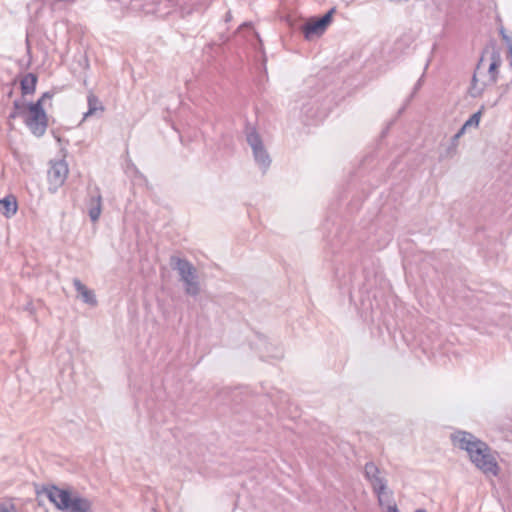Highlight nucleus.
<instances>
[{"mask_svg": "<svg viewBox=\"0 0 512 512\" xmlns=\"http://www.w3.org/2000/svg\"><path fill=\"white\" fill-rule=\"evenodd\" d=\"M73 285L84 303L92 307L97 305V299L93 290L88 289L78 278L73 280Z\"/></svg>", "mask_w": 512, "mask_h": 512, "instance_id": "nucleus-12", "label": "nucleus"}, {"mask_svg": "<svg viewBox=\"0 0 512 512\" xmlns=\"http://www.w3.org/2000/svg\"><path fill=\"white\" fill-rule=\"evenodd\" d=\"M248 26H250V23H243V24L241 25V27H248Z\"/></svg>", "mask_w": 512, "mask_h": 512, "instance_id": "nucleus-32", "label": "nucleus"}, {"mask_svg": "<svg viewBox=\"0 0 512 512\" xmlns=\"http://www.w3.org/2000/svg\"><path fill=\"white\" fill-rule=\"evenodd\" d=\"M37 497L44 494L48 500L63 512H90L92 503L87 498L72 495L67 489H61L56 485H35Z\"/></svg>", "mask_w": 512, "mask_h": 512, "instance_id": "nucleus-3", "label": "nucleus"}, {"mask_svg": "<svg viewBox=\"0 0 512 512\" xmlns=\"http://www.w3.org/2000/svg\"><path fill=\"white\" fill-rule=\"evenodd\" d=\"M67 175L68 166L64 161H57L51 166L48 170V179L50 184L53 185L54 191L64 184Z\"/></svg>", "mask_w": 512, "mask_h": 512, "instance_id": "nucleus-10", "label": "nucleus"}, {"mask_svg": "<svg viewBox=\"0 0 512 512\" xmlns=\"http://www.w3.org/2000/svg\"><path fill=\"white\" fill-rule=\"evenodd\" d=\"M484 109H485V107H484V105H482L481 108L477 112L472 114L470 116V118L465 121V123L462 125L461 129H463V131L465 132L470 127L477 128L479 126L480 119H481Z\"/></svg>", "mask_w": 512, "mask_h": 512, "instance_id": "nucleus-18", "label": "nucleus"}, {"mask_svg": "<svg viewBox=\"0 0 512 512\" xmlns=\"http://www.w3.org/2000/svg\"><path fill=\"white\" fill-rule=\"evenodd\" d=\"M501 63V50L495 40H490L484 47L472 76L469 88L472 98L481 97L487 87L496 84Z\"/></svg>", "mask_w": 512, "mask_h": 512, "instance_id": "nucleus-1", "label": "nucleus"}, {"mask_svg": "<svg viewBox=\"0 0 512 512\" xmlns=\"http://www.w3.org/2000/svg\"><path fill=\"white\" fill-rule=\"evenodd\" d=\"M499 34L507 46V54L512 53V34H509L503 26L500 27Z\"/></svg>", "mask_w": 512, "mask_h": 512, "instance_id": "nucleus-19", "label": "nucleus"}, {"mask_svg": "<svg viewBox=\"0 0 512 512\" xmlns=\"http://www.w3.org/2000/svg\"><path fill=\"white\" fill-rule=\"evenodd\" d=\"M87 209L91 221H98L102 211V196L98 188H95L94 193L89 194V198L87 200Z\"/></svg>", "mask_w": 512, "mask_h": 512, "instance_id": "nucleus-11", "label": "nucleus"}, {"mask_svg": "<svg viewBox=\"0 0 512 512\" xmlns=\"http://www.w3.org/2000/svg\"><path fill=\"white\" fill-rule=\"evenodd\" d=\"M87 104H88V110L84 114V119H86L89 116L96 115L97 112L102 113L104 111V106L102 102L99 100V98L93 94L89 93L87 96Z\"/></svg>", "mask_w": 512, "mask_h": 512, "instance_id": "nucleus-15", "label": "nucleus"}, {"mask_svg": "<svg viewBox=\"0 0 512 512\" xmlns=\"http://www.w3.org/2000/svg\"><path fill=\"white\" fill-rule=\"evenodd\" d=\"M465 134V132L463 131V129H459L458 132L452 136V138L450 139V144L449 146L446 148L444 154L442 155V157L444 158H451L453 157L456 153H457V147H458V144H459V139Z\"/></svg>", "mask_w": 512, "mask_h": 512, "instance_id": "nucleus-17", "label": "nucleus"}, {"mask_svg": "<svg viewBox=\"0 0 512 512\" xmlns=\"http://www.w3.org/2000/svg\"><path fill=\"white\" fill-rule=\"evenodd\" d=\"M501 96H502V95L500 94V95H499V97H498L494 102H492V103L490 104V106H491V107L496 106V105H497V103L499 102V100H500Z\"/></svg>", "mask_w": 512, "mask_h": 512, "instance_id": "nucleus-30", "label": "nucleus"}, {"mask_svg": "<svg viewBox=\"0 0 512 512\" xmlns=\"http://www.w3.org/2000/svg\"><path fill=\"white\" fill-rule=\"evenodd\" d=\"M364 477L370 483L373 492L378 498L380 506H384V497H387V479L381 476L379 467L372 461L364 466Z\"/></svg>", "mask_w": 512, "mask_h": 512, "instance_id": "nucleus-7", "label": "nucleus"}, {"mask_svg": "<svg viewBox=\"0 0 512 512\" xmlns=\"http://www.w3.org/2000/svg\"><path fill=\"white\" fill-rule=\"evenodd\" d=\"M301 117L305 124L318 122L325 117V111L320 108L317 98H310L301 106Z\"/></svg>", "mask_w": 512, "mask_h": 512, "instance_id": "nucleus-9", "label": "nucleus"}, {"mask_svg": "<svg viewBox=\"0 0 512 512\" xmlns=\"http://www.w3.org/2000/svg\"><path fill=\"white\" fill-rule=\"evenodd\" d=\"M246 141L252 149L255 162L265 172L271 164V159L261 136L254 127L246 128Z\"/></svg>", "mask_w": 512, "mask_h": 512, "instance_id": "nucleus-6", "label": "nucleus"}, {"mask_svg": "<svg viewBox=\"0 0 512 512\" xmlns=\"http://www.w3.org/2000/svg\"><path fill=\"white\" fill-rule=\"evenodd\" d=\"M423 76H424V75H422V76L418 79V81L416 82V84L414 85L413 91H412V93L410 94V96H409V97H408V99H407V103H409V102L411 101V99L415 96V94L417 93V91L421 88V86H422V81H423Z\"/></svg>", "mask_w": 512, "mask_h": 512, "instance_id": "nucleus-20", "label": "nucleus"}, {"mask_svg": "<svg viewBox=\"0 0 512 512\" xmlns=\"http://www.w3.org/2000/svg\"><path fill=\"white\" fill-rule=\"evenodd\" d=\"M387 495H388L387 497H384V505H388V504L392 503V495H393L392 491L387 489Z\"/></svg>", "mask_w": 512, "mask_h": 512, "instance_id": "nucleus-25", "label": "nucleus"}, {"mask_svg": "<svg viewBox=\"0 0 512 512\" xmlns=\"http://www.w3.org/2000/svg\"><path fill=\"white\" fill-rule=\"evenodd\" d=\"M0 512H17V510L14 504H1Z\"/></svg>", "mask_w": 512, "mask_h": 512, "instance_id": "nucleus-22", "label": "nucleus"}, {"mask_svg": "<svg viewBox=\"0 0 512 512\" xmlns=\"http://www.w3.org/2000/svg\"><path fill=\"white\" fill-rule=\"evenodd\" d=\"M13 110L14 111H26V112H28L27 105L25 103H23L22 101H20V100H15L13 102Z\"/></svg>", "mask_w": 512, "mask_h": 512, "instance_id": "nucleus-21", "label": "nucleus"}, {"mask_svg": "<svg viewBox=\"0 0 512 512\" xmlns=\"http://www.w3.org/2000/svg\"><path fill=\"white\" fill-rule=\"evenodd\" d=\"M387 511L388 512H400L399 509L397 508L396 504L393 503V504H388L387 505Z\"/></svg>", "mask_w": 512, "mask_h": 512, "instance_id": "nucleus-26", "label": "nucleus"}, {"mask_svg": "<svg viewBox=\"0 0 512 512\" xmlns=\"http://www.w3.org/2000/svg\"><path fill=\"white\" fill-rule=\"evenodd\" d=\"M25 115H26V111H12L10 114H9V119H15L17 117H22L23 119L25 118Z\"/></svg>", "mask_w": 512, "mask_h": 512, "instance_id": "nucleus-24", "label": "nucleus"}, {"mask_svg": "<svg viewBox=\"0 0 512 512\" xmlns=\"http://www.w3.org/2000/svg\"><path fill=\"white\" fill-rule=\"evenodd\" d=\"M267 356L271 357V358L280 359V358H282L283 355L280 350H277L275 353L268 354Z\"/></svg>", "mask_w": 512, "mask_h": 512, "instance_id": "nucleus-27", "label": "nucleus"}, {"mask_svg": "<svg viewBox=\"0 0 512 512\" xmlns=\"http://www.w3.org/2000/svg\"><path fill=\"white\" fill-rule=\"evenodd\" d=\"M193 11H194V4H192L188 7L181 6V15L183 17L191 15Z\"/></svg>", "mask_w": 512, "mask_h": 512, "instance_id": "nucleus-23", "label": "nucleus"}, {"mask_svg": "<svg viewBox=\"0 0 512 512\" xmlns=\"http://www.w3.org/2000/svg\"><path fill=\"white\" fill-rule=\"evenodd\" d=\"M224 20H225V22H230L232 20V13H231V11H228L225 14Z\"/></svg>", "mask_w": 512, "mask_h": 512, "instance_id": "nucleus-28", "label": "nucleus"}, {"mask_svg": "<svg viewBox=\"0 0 512 512\" xmlns=\"http://www.w3.org/2000/svg\"><path fill=\"white\" fill-rule=\"evenodd\" d=\"M452 440L460 449L467 451L469 458L475 466L485 475L497 476L499 466L492 455L489 446L468 432L459 431L453 435Z\"/></svg>", "mask_w": 512, "mask_h": 512, "instance_id": "nucleus-2", "label": "nucleus"}, {"mask_svg": "<svg viewBox=\"0 0 512 512\" xmlns=\"http://www.w3.org/2000/svg\"><path fill=\"white\" fill-rule=\"evenodd\" d=\"M160 4L161 2L156 0H144L143 4H141L139 0H133L132 8L142 11L144 14L158 15L160 13Z\"/></svg>", "mask_w": 512, "mask_h": 512, "instance_id": "nucleus-13", "label": "nucleus"}, {"mask_svg": "<svg viewBox=\"0 0 512 512\" xmlns=\"http://www.w3.org/2000/svg\"><path fill=\"white\" fill-rule=\"evenodd\" d=\"M27 108L28 112H26L24 123L34 136H43L48 127V119L42 106V99H38L34 103L27 104Z\"/></svg>", "mask_w": 512, "mask_h": 512, "instance_id": "nucleus-5", "label": "nucleus"}, {"mask_svg": "<svg viewBox=\"0 0 512 512\" xmlns=\"http://www.w3.org/2000/svg\"><path fill=\"white\" fill-rule=\"evenodd\" d=\"M17 209V199L14 195H7L6 197L0 200V210L5 217L11 218L16 214Z\"/></svg>", "mask_w": 512, "mask_h": 512, "instance_id": "nucleus-14", "label": "nucleus"}, {"mask_svg": "<svg viewBox=\"0 0 512 512\" xmlns=\"http://www.w3.org/2000/svg\"><path fill=\"white\" fill-rule=\"evenodd\" d=\"M334 9L329 10L318 19L311 18L301 25L300 29L306 40H312L315 37H320L326 31L328 25L332 21Z\"/></svg>", "mask_w": 512, "mask_h": 512, "instance_id": "nucleus-8", "label": "nucleus"}, {"mask_svg": "<svg viewBox=\"0 0 512 512\" xmlns=\"http://www.w3.org/2000/svg\"><path fill=\"white\" fill-rule=\"evenodd\" d=\"M170 266L176 270L180 280L184 284V291L187 295L197 297L200 293V283L198 281L197 269L185 258L171 256Z\"/></svg>", "mask_w": 512, "mask_h": 512, "instance_id": "nucleus-4", "label": "nucleus"}, {"mask_svg": "<svg viewBox=\"0 0 512 512\" xmlns=\"http://www.w3.org/2000/svg\"><path fill=\"white\" fill-rule=\"evenodd\" d=\"M51 97H52V94L50 92H45L40 99H42V101H43L45 98H51Z\"/></svg>", "mask_w": 512, "mask_h": 512, "instance_id": "nucleus-29", "label": "nucleus"}, {"mask_svg": "<svg viewBox=\"0 0 512 512\" xmlns=\"http://www.w3.org/2000/svg\"><path fill=\"white\" fill-rule=\"evenodd\" d=\"M37 84V76L33 73L26 74L20 82L21 92L23 95L32 94Z\"/></svg>", "mask_w": 512, "mask_h": 512, "instance_id": "nucleus-16", "label": "nucleus"}, {"mask_svg": "<svg viewBox=\"0 0 512 512\" xmlns=\"http://www.w3.org/2000/svg\"><path fill=\"white\" fill-rule=\"evenodd\" d=\"M414 512H427L425 509H417Z\"/></svg>", "mask_w": 512, "mask_h": 512, "instance_id": "nucleus-31", "label": "nucleus"}]
</instances>
